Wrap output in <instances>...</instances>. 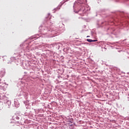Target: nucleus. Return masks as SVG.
Returning <instances> with one entry per match:
<instances>
[{
	"instance_id": "1",
	"label": "nucleus",
	"mask_w": 129,
	"mask_h": 129,
	"mask_svg": "<svg viewBox=\"0 0 129 129\" xmlns=\"http://www.w3.org/2000/svg\"><path fill=\"white\" fill-rule=\"evenodd\" d=\"M88 42H90V43H91V42H92V39H87Z\"/></svg>"
},
{
	"instance_id": "2",
	"label": "nucleus",
	"mask_w": 129,
	"mask_h": 129,
	"mask_svg": "<svg viewBox=\"0 0 129 129\" xmlns=\"http://www.w3.org/2000/svg\"><path fill=\"white\" fill-rule=\"evenodd\" d=\"M92 42H97V40H92Z\"/></svg>"
}]
</instances>
